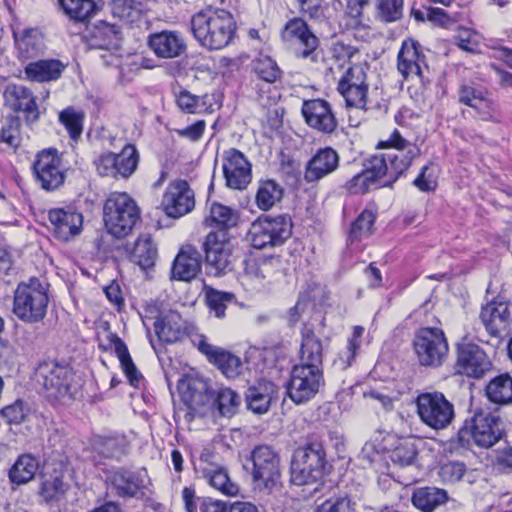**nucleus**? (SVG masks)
<instances>
[{"label": "nucleus", "mask_w": 512, "mask_h": 512, "mask_svg": "<svg viewBox=\"0 0 512 512\" xmlns=\"http://www.w3.org/2000/svg\"><path fill=\"white\" fill-rule=\"evenodd\" d=\"M66 66L59 59H41L28 63L24 68V73L26 78L33 82H52L62 76Z\"/></svg>", "instance_id": "obj_31"}, {"label": "nucleus", "mask_w": 512, "mask_h": 512, "mask_svg": "<svg viewBox=\"0 0 512 512\" xmlns=\"http://www.w3.org/2000/svg\"><path fill=\"white\" fill-rule=\"evenodd\" d=\"M20 129V118L15 115L7 116L0 130L1 141L11 147H17L19 144Z\"/></svg>", "instance_id": "obj_55"}, {"label": "nucleus", "mask_w": 512, "mask_h": 512, "mask_svg": "<svg viewBox=\"0 0 512 512\" xmlns=\"http://www.w3.org/2000/svg\"><path fill=\"white\" fill-rule=\"evenodd\" d=\"M49 302V284L37 277H30L17 285L12 311L20 321L36 324L46 317Z\"/></svg>", "instance_id": "obj_4"}, {"label": "nucleus", "mask_w": 512, "mask_h": 512, "mask_svg": "<svg viewBox=\"0 0 512 512\" xmlns=\"http://www.w3.org/2000/svg\"><path fill=\"white\" fill-rule=\"evenodd\" d=\"M455 42L464 51L476 53L479 50V35L471 29H460L455 36Z\"/></svg>", "instance_id": "obj_60"}, {"label": "nucleus", "mask_w": 512, "mask_h": 512, "mask_svg": "<svg viewBox=\"0 0 512 512\" xmlns=\"http://www.w3.org/2000/svg\"><path fill=\"white\" fill-rule=\"evenodd\" d=\"M486 396L496 404L512 402V378L509 374H501L493 378L486 386Z\"/></svg>", "instance_id": "obj_43"}, {"label": "nucleus", "mask_w": 512, "mask_h": 512, "mask_svg": "<svg viewBox=\"0 0 512 512\" xmlns=\"http://www.w3.org/2000/svg\"><path fill=\"white\" fill-rule=\"evenodd\" d=\"M273 394L271 383L250 387L246 392V402L250 410L257 414L266 413L270 407Z\"/></svg>", "instance_id": "obj_44"}, {"label": "nucleus", "mask_w": 512, "mask_h": 512, "mask_svg": "<svg viewBox=\"0 0 512 512\" xmlns=\"http://www.w3.org/2000/svg\"><path fill=\"white\" fill-rule=\"evenodd\" d=\"M191 32L200 44L208 50L227 47L236 33L232 14L224 9L207 8L191 17Z\"/></svg>", "instance_id": "obj_2"}, {"label": "nucleus", "mask_w": 512, "mask_h": 512, "mask_svg": "<svg viewBox=\"0 0 512 512\" xmlns=\"http://www.w3.org/2000/svg\"><path fill=\"white\" fill-rule=\"evenodd\" d=\"M147 45L157 57L163 59L177 58L187 48L183 35L174 30L151 33L148 36Z\"/></svg>", "instance_id": "obj_26"}, {"label": "nucleus", "mask_w": 512, "mask_h": 512, "mask_svg": "<svg viewBox=\"0 0 512 512\" xmlns=\"http://www.w3.org/2000/svg\"><path fill=\"white\" fill-rule=\"evenodd\" d=\"M111 346L113 347L115 354L117 355L119 362L121 364V368L125 373L129 383L132 386H138L141 380V374L136 368L130 354L128 348L124 341L118 337L117 335H111Z\"/></svg>", "instance_id": "obj_40"}, {"label": "nucleus", "mask_w": 512, "mask_h": 512, "mask_svg": "<svg viewBox=\"0 0 512 512\" xmlns=\"http://www.w3.org/2000/svg\"><path fill=\"white\" fill-rule=\"evenodd\" d=\"M233 295L226 292H221L213 288L206 290V301L209 309L215 313L217 318L225 316L227 304L231 302Z\"/></svg>", "instance_id": "obj_56"}, {"label": "nucleus", "mask_w": 512, "mask_h": 512, "mask_svg": "<svg viewBox=\"0 0 512 512\" xmlns=\"http://www.w3.org/2000/svg\"><path fill=\"white\" fill-rule=\"evenodd\" d=\"M325 451L321 444L312 443L298 448L291 462V480L296 485L314 483L326 472Z\"/></svg>", "instance_id": "obj_8"}, {"label": "nucleus", "mask_w": 512, "mask_h": 512, "mask_svg": "<svg viewBox=\"0 0 512 512\" xmlns=\"http://www.w3.org/2000/svg\"><path fill=\"white\" fill-rule=\"evenodd\" d=\"M134 257L142 269L154 266L157 259V247L150 235H141L134 247Z\"/></svg>", "instance_id": "obj_48"}, {"label": "nucleus", "mask_w": 512, "mask_h": 512, "mask_svg": "<svg viewBox=\"0 0 512 512\" xmlns=\"http://www.w3.org/2000/svg\"><path fill=\"white\" fill-rule=\"evenodd\" d=\"M403 0H376V17L384 23H392L403 17Z\"/></svg>", "instance_id": "obj_51"}, {"label": "nucleus", "mask_w": 512, "mask_h": 512, "mask_svg": "<svg viewBox=\"0 0 512 512\" xmlns=\"http://www.w3.org/2000/svg\"><path fill=\"white\" fill-rule=\"evenodd\" d=\"M4 102L14 112H23L28 123L39 119V107L34 93L24 85L9 84L3 92Z\"/></svg>", "instance_id": "obj_22"}, {"label": "nucleus", "mask_w": 512, "mask_h": 512, "mask_svg": "<svg viewBox=\"0 0 512 512\" xmlns=\"http://www.w3.org/2000/svg\"><path fill=\"white\" fill-rule=\"evenodd\" d=\"M198 349L213 362L228 379H235L241 374L242 361L230 352L200 340Z\"/></svg>", "instance_id": "obj_28"}, {"label": "nucleus", "mask_w": 512, "mask_h": 512, "mask_svg": "<svg viewBox=\"0 0 512 512\" xmlns=\"http://www.w3.org/2000/svg\"><path fill=\"white\" fill-rule=\"evenodd\" d=\"M417 455L416 447L413 443H401L392 453V460L394 463L400 465H410L414 462Z\"/></svg>", "instance_id": "obj_62"}, {"label": "nucleus", "mask_w": 512, "mask_h": 512, "mask_svg": "<svg viewBox=\"0 0 512 512\" xmlns=\"http://www.w3.org/2000/svg\"><path fill=\"white\" fill-rule=\"evenodd\" d=\"M19 58L27 60L45 50L44 36L38 28H23L13 31Z\"/></svg>", "instance_id": "obj_30"}, {"label": "nucleus", "mask_w": 512, "mask_h": 512, "mask_svg": "<svg viewBox=\"0 0 512 512\" xmlns=\"http://www.w3.org/2000/svg\"><path fill=\"white\" fill-rule=\"evenodd\" d=\"M491 366L489 357L479 345L469 341H462L457 345L456 373L478 379L483 377Z\"/></svg>", "instance_id": "obj_15"}, {"label": "nucleus", "mask_w": 512, "mask_h": 512, "mask_svg": "<svg viewBox=\"0 0 512 512\" xmlns=\"http://www.w3.org/2000/svg\"><path fill=\"white\" fill-rule=\"evenodd\" d=\"M504 435L503 421L500 416L479 409L463 422L453 442L460 448H469L474 443L479 448L489 449Z\"/></svg>", "instance_id": "obj_3"}, {"label": "nucleus", "mask_w": 512, "mask_h": 512, "mask_svg": "<svg viewBox=\"0 0 512 512\" xmlns=\"http://www.w3.org/2000/svg\"><path fill=\"white\" fill-rule=\"evenodd\" d=\"M94 165L99 175L117 178L115 153H101L94 160Z\"/></svg>", "instance_id": "obj_61"}, {"label": "nucleus", "mask_w": 512, "mask_h": 512, "mask_svg": "<svg viewBox=\"0 0 512 512\" xmlns=\"http://www.w3.org/2000/svg\"><path fill=\"white\" fill-rule=\"evenodd\" d=\"M374 222L375 215L373 212L364 210L353 222L349 232V240L354 242L370 236Z\"/></svg>", "instance_id": "obj_53"}, {"label": "nucleus", "mask_w": 512, "mask_h": 512, "mask_svg": "<svg viewBox=\"0 0 512 512\" xmlns=\"http://www.w3.org/2000/svg\"><path fill=\"white\" fill-rule=\"evenodd\" d=\"M340 164V156L332 147L320 148L307 161L304 170V180L309 183H317L325 177L333 174Z\"/></svg>", "instance_id": "obj_23"}, {"label": "nucleus", "mask_w": 512, "mask_h": 512, "mask_svg": "<svg viewBox=\"0 0 512 512\" xmlns=\"http://www.w3.org/2000/svg\"><path fill=\"white\" fill-rule=\"evenodd\" d=\"M479 319L491 337H501L512 323L509 302L498 299L488 302L481 307Z\"/></svg>", "instance_id": "obj_20"}, {"label": "nucleus", "mask_w": 512, "mask_h": 512, "mask_svg": "<svg viewBox=\"0 0 512 512\" xmlns=\"http://www.w3.org/2000/svg\"><path fill=\"white\" fill-rule=\"evenodd\" d=\"M62 12L75 22H85L96 12L93 0H57Z\"/></svg>", "instance_id": "obj_42"}, {"label": "nucleus", "mask_w": 512, "mask_h": 512, "mask_svg": "<svg viewBox=\"0 0 512 512\" xmlns=\"http://www.w3.org/2000/svg\"><path fill=\"white\" fill-rule=\"evenodd\" d=\"M253 70L259 79L270 84L277 82L282 75L276 61L269 56L257 58L253 62Z\"/></svg>", "instance_id": "obj_50"}, {"label": "nucleus", "mask_w": 512, "mask_h": 512, "mask_svg": "<svg viewBox=\"0 0 512 512\" xmlns=\"http://www.w3.org/2000/svg\"><path fill=\"white\" fill-rule=\"evenodd\" d=\"M323 385V369L294 365L287 384V393L293 402L302 404L314 398Z\"/></svg>", "instance_id": "obj_13"}, {"label": "nucleus", "mask_w": 512, "mask_h": 512, "mask_svg": "<svg viewBox=\"0 0 512 512\" xmlns=\"http://www.w3.org/2000/svg\"><path fill=\"white\" fill-rule=\"evenodd\" d=\"M274 273L272 259L250 261L246 264L245 279L254 285V289L261 290L271 282Z\"/></svg>", "instance_id": "obj_35"}, {"label": "nucleus", "mask_w": 512, "mask_h": 512, "mask_svg": "<svg viewBox=\"0 0 512 512\" xmlns=\"http://www.w3.org/2000/svg\"><path fill=\"white\" fill-rule=\"evenodd\" d=\"M366 64L351 66L338 82L337 90L345 99L347 106L366 109L369 83Z\"/></svg>", "instance_id": "obj_14"}, {"label": "nucleus", "mask_w": 512, "mask_h": 512, "mask_svg": "<svg viewBox=\"0 0 512 512\" xmlns=\"http://www.w3.org/2000/svg\"><path fill=\"white\" fill-rule=\"evenodd\" d=\"M59 119L72 139L76 140L81 135L84 120L82 112L67 108L60 113Z\"/></svg>", "instance_id": "obj_54"}, {"label": "nucleus", "mask_w": 512, "mask_h": 512, "mask_svg": "<svg viewBox=\"0 0 512 512\" xmlns=\"http://www.w3.org/2000/svg\"><path fill=\"white\" fill-rule=\"evenodd\" d=\"M32 170L36 182L43 190L54 191L64 184L66 176L62 159L54 148L37 153Z\"/></svg>", "instance_id": "obj_12"}, {"label": "nucleus", "mask_w": 512, "mask_h": 512, "mask_svg": "<svg viewBox=\"0 0 512 512\" xmlns=\"http://www.w3.org/2000/svg\"><path fill=\"white\" fill-rule=\"evenodd\" d=\"M173 94L178 108L184 113L201 114L207 112L211 107L208 94L194 95L183 87L174 89Z\"/></svg>", "instance_id": "obj_34"}, {"label": "nucleus", "mask_w": 512, "mask_h": 512, "mask_svg": "<svg viewBox=\"0 0 512 512\" xmlns=\"http://www.w3.org/2000/svg\"><path fill=\"white\" fill-rule=\"evenodd\" d=\"M302 115L306 124L323 134H333L338 127L332 106L324 99H312L303 102Z\"/></svg>", "instance_id": "obj_18"}, {"label": "nucleus", "mask_w": 512, "mask_h": 512, "mask_svg": "<svg viewBox=\"0 0 512 512\" xmlns=\"http://www.w3.org/2000/svg\"><path fill=\"white\" fill-rule=\"evenodd\" d=\"M365 332V328L362 326H355L351 337L348 339L346 347L338 353L337 358L334 360V365L341 370L349 368L356 355L359 353L362 338Z\"/></svg>", "instance_id": "obj_45"}, {"label": "nucleus", "mask_w": 512, "mask_h": 512, "mask_svg": "<svg viewBox=\"0 0 512 512\" xmlns=\"http://www.w3.org/2000/svg\"><path fill=\"white\" fill-rule=\"evenodd\" d=\"M111 11L114 17L123 21H133L134 16L137 14L133 0H113Z\"/></svg>", "instance_id": "obj_63"}, {"label": "nucleus", "mask_w": 512, "mask_h": 512, "mask_svg": "<svg viewBox=\"0 0 512 512\" xmlns=\"http://www.w3.org/2000/svg\"><path fill=\"white\" fill-rule=\"evenodd\" d=\"M35 381L53 399L71 398L73 372L66 365L43 362L35 371Z\"/></svg>", "instance_id": "obj_11"}, {"label": "nucleus", "mask_w": 512, "mask_h": 512, "mask_svg": "<svg viewBox=\"0 0 512 512\" xmlns=\"http://www.w3.org/2000/svg\"><path fill=\"white\" fill-rule=\"evenodd\" d=\"M413 348L419 364L430 368L442 366L449 352L444 332L431 327L418 330L413 340Z\"/></svg>", "instance_id": "obj_9"}, {"label": "nucleus", "mask_w": 512, "mask_h": 512, "mask_svg": "<svg viewBox=\"0 0 512 512\" xmlns=\"http://www.w3.org/2000/svg\"><path fill=\"white\" fill-rule=\"evenodd\" d=\"M379 147L388 150L373 155L364 165V169L345 184L349 193L364 194L377 183L380 186H390L420 154L419 147L403 138L398 130H394Z\"/></svg>", "instance_id": "obj_1"}, {"label": "nucleus", "mask_w": 512, "mask_h": 512, "mask_svg": "<svg viewBox=\"0 0 512 512\" xmlns=\"http://www.w3.org/2000/svg\"><path fill=\"white\" fill-rule=\"evenodd\" d=\"M67 485L59 477L47 479L41 487V494L46 501H57L64 494Z\"/></svg>", "instance_id": "obj_58"}, {"label": "nucleus", "mask_w": 512, "mask_h": 512, "mask_svg": "<svg viewBox=\"0 0 512 512\" xmlns=\"http://www.w3.org/2000/svg\"><path fill=\"white\" fill-rule=\"evenodd\" d=\"M110 488L122 498H135L139 494L143 482L135 473L127 470H117L109 477Z\"/></svg>", "instance_id": "obj_33"}, {"label": "nucleus", "mask_w": 512, "mask_h": 512, "mask_svg": "<svg viewBox=\"0 0 512 512\" xmlns=\"http://www.w3.org/2000/svg\"><path fill=\"white\" fill-rule=\"evenodd\" d=\"M426 57L418 42L406 39L402 42L397 56V69L405 78L422 77L423 68H426Z\"/></svg>", "instance_id": "obj_25"}, {"label": "nucleus", "mask_w": 512, "mask_h": 512, "mask_svg": "<svg viewBox=\"0 0 512 512\" xmlns=\"http://www.w3.org/2000/svg\"><path fill=\"white\" fill-rule=\"evenodd\" d=\"M140 220V210L127 193H113L104 204V222L107 231L116 238L131 233Z\"/></svg>", "instance_id": "obj_6"}, {"label": "nucleus", "mask_w": 512, "mask_h": 512, "mask_svg": "<svg viewBox=\"0 0 512 512\" xmlns=\"http://www.w3.org/2000/svg\"><path fill=\"white\" fill-rule=\"evenodd\" d=\"M281 40L293 48L297 59L317 65L324 59V52L318 36L307 22L294 17L288 20L280 32Z\"/></svg>", "instance_id": "obj_5"}, {"label": "nucleus", "mask_w": 512, "mask_h": 512, "mask_svg": "<svg viewBox=\"0 0 512 512\" xmlns=\"http://www.w3.org/2000/svg\"><path fill=\"white\" fill-rule=\"evenodd\" d=\"M237 222V211L219 203L211 204L209 216L204 219V224L207 227H218L220 231L235 227Z\"/></svg>", "instance_id": "obj_39"}, {"label": "nucleus", "mask_w": 512, "mask_h": 512, "mask_svg": "<svg viewBox=\"0 0 512 512\" xmlns=\"http://www.w3.org/2000/svg\"><path fill=\"white\" fill-rule=\"evenodd\" d=\"M48 219L57 238L69 241L79 235L83 227V216L74 208H55L48 213Z\"/></svg>", "instance_id": "obj_24"}, {"label": "nucleus", "mask_w": 512, "mask_h": 512, "mask_svg": "<svg viewBox=\"0 0 512 512\" xmlns=\"http://www.w3.org/2000/svg\"><path fill=\"white\" fill-rule=\"evenodd\" d=\"M95 445L99 454L105 458L119 459L125 453V439L123 437H101Z\"/></svg>", "instance_id": "obj_52"}, {"label": "nucleus", "mask_w": 512, "mask_h": 512, "mask_svg": "<svg viewBox=\"0 0 512 512\" xmlns=\"http://www.w3.org/2000/svg\"><path fill=\"white\" fill-rule=\"evenodd\" d=\"M358 53L359 50L355 46L342 41L334 42L330 48L332 59L335 60L340 67L349 62Z\"/></svg>", "instance_id": "obj_59"}, {"label": "nucleus", "mask_w": 512, "mask_h": 512, "mask_svg": "<svg viewBox=\"0 0 512 512\" xmlns=\"http://www.w3.org/2000/svg\"><path fill=\"white\" fill-rule=\"evenodd\" d=\"M447 500V492L436 487L419 488L412 496L413 505L424 512H432L437 507L445 504Z\"/></svg>", "instance_id": "obj_36"}, {"label": "nucleus", "mask_w": 512, "mask_h": 512, "mask_svg": "<svg viewBox=\"0 0 512 512\" xmlns=\"http://www.w3.org/2000/svg\"><path fill=\"white\" fill-rule=\"evenodd\" d=\"M194 205V193L184 180L171 183L163 196V209L172 218L184 216L194 208Z\"/></svg>", "instance_id": "obj_21"}, {"label": "nucleus", "mask_w": 512, "mask_h": 512, "mask_svg": "<svg viewBox=\"0 0 512 512\" xmlns=\"http://www.w3.org/2000/svg\"><path fill=\"white\" fill-rule=\"evenodd\" d=\"M253 479L266 488L273 487L280 478V459L271 447L262 445L252 452Z\"/></svg>", "instance_id": "obj_19"}, {"label": "nucleus", "mask_w": 512, "mask_h": 512, "mask_svg": "<svg viewBox=\"0 0 512 512\" xmlns=\"http://www.w3.org/2000/svg\"><path fill=\"white\" fill-rule=\"evenodd\" d=\"M205 259L215 276H222L230 265V242L226 231L210 232L203 243Z\"/></svg>", "instance_id": "obj_17"}, {"label": "nucleus", "mask_w": 512, "mask_h": 512, "mask_svg": "<svg viewBox=\"0 0 512 512\" xmlns=\"http://www.w3.org/2000/svg\"><path fill=\"white\" fill-rule=\"evenodd\" d=\"M300 362L296 366L323 369V346L313 330L305 327L302 330Z\"/></svg>", "instance_id": "obj_32"}, {"label": "nucleus", "mask_w": 512, "mask_h": 512, "mask_svg": "<svg viewBox=\"0 0 512 512\" xmlns=\"http://www.w3.org/2000/svg\"><path fill=\"white\" fill-rule=\"evenodd\" d=\"M416 406L420 420L434 430L447 428L455 418L454 405L440 392L420 394Z\"/></svg>", "instance_id": "obj_10"}, {"label": "nucleus", "mask_w": 512, "mask_h": 512, "mask_svg": "<svg viewBox=\"0 0 512 512\" xmlns=\"http://www.w3.org/2000/svg\"><path fill=\"white\" fill-rule=\"evenodd\" d=\"M38 469L39 462L33 455L22 454L9 470V479L17 485L26 484L34 478Z\"/></svg>", "instance_id": "obj_38"}, {"label": "nucleus", "mask_w": 512, "mask_h": 512, "mask_svg": "<svg viewBox=\"0 0 512 512\" xmlns=\"http://www.w3.org/2000/svg\"><path fill=\"white\" fill-rule=\"evenodd\" d=\"M283 190L273 180L262 182L256 193V204L259 209L267 211L280 201Z\"/></svg>", "instance_id": "obj_49"}, {"label": "nucleus", "mask_w": 512, "mask_h": 512, "mask_svg": "<svg viewBox=\"0 0 512 512\" xmlns=\"http://www.w3.org/2000/svg\"><path fill=\"white\" fill-rule=\"evenodd\" d=\"M202 474L209 485L222 494L226 496L237 495L239 488L231 481L225 468L218 466L203 468Z\"/></svg>", "instance_id": "obj_41"}, {"label": "nucleus", "mask_w": 512, "mask_h": 512, "mask_svg": "<svg viewBox=\"0 0 512 512\" xmlns=\"http://www.w3.org/2000/svg\"><path fill=\"white\" fill-rule=\"evenodd\" d=\"M202 256L193 246H184L172 266V276L181 281H191L201 270Z\"/></svg>", "instance_id": "obj_29"}, {"label": "nucleus", "mask_w": 512, "mask_h": 512, "mask_svg": "<svg viewBox=\"0 0 512 512\" xmlns=\"http://www.w3.org/2000/svg\"><path fill=\"white\" fill-rule=\"evenodd\" d=\"M352 503L347 495L333 496L317 505L314 512H352Z\"/></svg>", "instance_id": "obj_57"}, {"label": "nucleus", "mask_w": 512, "mask_h": 512, "mask_svg": "<svg viewBox=\"0 0 512 512\" xmlns=\"http://www.w3.org/2000/svg\"><path fill=\"white\" fill-rule=\"evenodd\" d=\"M119 41L120 32L116 25L107 22L95 25L91 39L92 47L108 51L117 50Z\"/></svg>", "instance_id": "obj_37"}, {"label": "nucleus", "mask_w": 512, "mask_h": 512, "mask_svg": "<svg viewBox=\"0 0 512 512\" xmlns=\"http://www.w3.org/2000/svg\"><path fill=\"white\" fill-rule=\"evenodd\" d=\"M222 171L226 186L234 190H244L252 180V166L245 155L231 148L222 156Z\"/></svg>", "instance_id": "obj_16"}, {"label": "nucleus", "mask_w": 512, "mask_h": 512, "mask_svg": "<svg viewBox=\"0 0 512 512\" xmlns=\"http://www.w3.org/2000/svg\"><path fill=\"white\" fill-rule=\"evenodd\" d=\"M117 177L129 178L137 169L139 153L134 145L126 144L120 153L115 154Z\"/></svg>", "instance_id": "obj_47"}, {"label": "nucleus", "mask_w": 512, "mask_h": 512, "mask_svg": "<svg viewBox=\"0 0 512 512\" xmlns=\"http://www.w3.org/2000/svg\"><path fill=\"white\" fill-rule=\"evenodd\" d=\"M28 409L22 400H16L13 404L4 407L1 411L3 417L13 424H20L27 416Z\"/></svg>", "instance_id": "obj_64"}, {"label": "nucleus", "mask_w": 512, "mask_h": 512, "mask_svg": "<svg viewBox=\"0 0 512 512\" xmlns=\"http://www.w3.org/2000/svg\"><path fill=\"white\" fill-rule=\"evenodd\" d=\"M211 396L220 415L224 417L233 416L241 402L239 394L227 387H221L212 391Z\"/></svg>", "instance_id": "obj_46"}, {"label": "nucleus", "mask_w": 512, "mask_h": 512, "mask_svg": "<svg viewBox=\"0 0 512 512\" xmlns=\"http://www.w3.org/2000/svg\"><path fill=\"white\" fill-rule=\"evenodd\" d=\"M154 330L161 342L172 344L187 335L188 327L177 311L169 310L158 316L154 322Z\"/></svg>", "instance_id": "obj_27"}, {"label": "nucleus", "mask_w": 512, "mask_h": 512, "mask_svg": "<svg viewBox=\"0 0 512 512\" xmlns=\"http://www.w3.org/2000/svg\"><path fill=\"white\" fill-rule=\"evenodd\" d=\"M291 235L292 221L289 216L260 217L250 225L247 240L256 249H267L283 245Z\"/></svg>", "instance_id": "obj_7"}]
</instances>
